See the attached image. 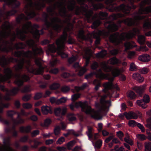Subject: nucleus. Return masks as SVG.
I'll return each instance as SVG.
<instances>
[{
    "instance_id": "1",
    "label": "nucleus",
    "mask_w": 151,
    "mask_h": 151,
    "mask_svg": "<svg viewBox=\"0 0 151 151\" xmlns=\"http://www.w3.org/2000/svg\"><path fill=\"white\" fill-rule=\"evenodd\" d=\"M98 67L99 64L96 62H94L91 67L92 69L95 70L93 72V73L96 78L100 80L108 79L109 81L105 83L103 85L104 88L102 89V91L105 94L101 96L99 102H95V107L97 110L93 111L91 106L88 105L86 101L83 102L81 101L75 102V101L79 98L81 96L79 93L75 94L72 96V100L74 102V103H72L69 106L70 109L72 111L74 110L75 107L78 108L80 107L83 112L87 114L91 115L92 118L96 120L101 119L103 116L106 115L109 108L106 104H108L110 106L111 102L110 101L106 100L105 99L108 96L109 90H112L115 88V86L113 83V78H109L108 74L103 73L102 71L103 70L101 68V69H97Z\"/></svg>"
},
{
    "instance_id": "2",
    "label": "nucleus",
    "mask_w": 151,
    "mask_h": 151,
    "mask_svg": "<svg viewBox=\"0 0 151 151\" xmlns=\"http://www.w3.org/2000/svg\"><path fill=\"white\" fill-rule=\"evenodd\" d=\"M33 52L29 50L26 52L23 50L16 51L14 53V55L18 58H20L19 60L18 59L11 57L9 60V62L14 63H18L17 67H15V70L17 73L15 74L13 73L12 77L15 78L14 83L18 87H21L23 85L24 82L28 81L30 80L29 76L25 74L21 75V72L25 67L29 72L35 75H42L44 72V68L40 60L36 59L35 61L36 65L39 67L38 69L34 68V66L29 60H26L25 58H22L24 56L27 58L31 57L32 55L37 56L38 55H41L43 53V51L41 47L32 48Z\"/></svg>"
},
{
    "instance_id": "3",
    "label": "nucleus",
    "mask_w": 151,
    "mask_h": 151,
    "mask_svg": "<svg viewBox=\"0 0 151 151\" xmlns=\"http://www.w3.org/2000/svg\"><path fill=\"white\" fill-rule=\"evenodd\" d=\"M40 27L39 25L34 24L32 25L31 22L27 21L26 24H24L22 29L18 28L16 31V35L18 38L22 41H25L26 39V34L30 33L32 34L34 39L39 40L41 35L44 34L43 29L40 30L37 29Z\"/></svg>"
},
{
    "instance_id": "4",
    "label": "nucleus",
    "mask_w": 151,
    "mask_h": 151,
    "mask_svg": "<svg viewBox=\"0 0 151 151\" xmlns=\"http://www.w3.org/2000/svg\"><path fill=\"white\" fill-rule=\"evenodd\" d=\"M49 16L47 13L44 12L42 15V18L39 17L42 21L45 22V27L44 28L45 30H48L51 27L57 33L61 31V26L59 24L62 23L61 19L57 17H53L51 19V22L48 20Z\"/></svg>"
},
{
    "instance_id": "5",
    "label": "nucleus",
    "mask_w": 151,
    "mask_h": 151,
    "mask_svg": "<svg viewBox=\"0 0 151 151\" xmlns=\"http://www.w3.org/2000/svg\"><path fill=\"white\" fill-rule=\"evenodd\" d=\"M5 1L12 9L6 12L4 11H0V15L4 19H5V17L7 18L11 16L15 15L17 12V11L16 9L19 7L20 5L19 2H17V0H5Z\"/></svg>"
},
{
    "instance_id": "6",
    "label": "nucleus",
    "mask_w": 151,
    "mask_h": 151,
    "mask_svg": "<svg viewBox=\"0 0 151 151\" xmlns=\"http://www.w3.org/2000/svg\"><path fill=\"white\" fill-rule=\"evenodd\" d=\"M32 4V2H31L29 4L31 8L29 9L27 6L26 7L27 9L25 13L27 16H26L24 14L22 13L16 17V21L18 24H20L22 22L27 21L36 16L37 13L33 8Z\"/></svg>"
},
{
    "instance_id": "7",
    "label": "nucleus",
    "mask_w": 151,
    "mask_h": 151,
    "mask_svg": "<svg viewBox=\"0 0 151 151\" xmlns=\"http://www.w3.org/2000/svg\"><path fill=\"white\" fill-rule=\"evenodd\" d=\"M16 39V34L14 32V36L11 39L12 42H10L8 40H4L2 38L0 39V43L1 42L3 43L0 44V52H5L8 53L10 52H12L14 50L13 47L10 45H13V42Z\"/></svg>"
},
{
    "instance_id": "8",
    "label": "nucleus",
    "mask_w": 151,
    "mask_h": 151,
    "mask_svg": "<svg viewBox=\"0 0 151 151\" xmlns=\"http://www.w3.org/2000/svg\"><path fill=\"white\" fill-rule=\"evenodd\" d=\"M57 46L56 47L54 43L49 45V51L52 53H54L57 52L58 54L60 55L63 58H65L68 57V55L63 51L64 49L65 45H60V42H58L56 44Z\"/></svg>"
},
{
    "instance_id": "9",
    "label": "nucleus",
    "mask_w": 151,
    "mask_h": 151,
    "mask_svg": "<svg viewBox=\"0 0 151 151\" xmlns=\"http://www.w3.org/2000/svg\"><path fill=\"white\" fill-rule=\"evenodd\" d=\"M66 2L65 0L64 1L62 0V2H57V7L60 9L59 12L60 15L64 18H67V20L66 22H68V24L70 25L72 24L70 22H68V21H70V20L71 16L70 14L67 13V12L65 7Z\"/></svg>"
},
{
    "instance_id": "10",
    "label": "nucleus",
    "mask_w": 151,
    "mask_h": 151,
    "mask_svg": "<svg viewBox=\"0 0 151 151\" xmlns=\"http://www.w3.org/2000/svg\"><path fill=\"white\" fill-rule=\"evenodd\" d=\"M101 66L105 72L109 73L111 71L112 74L114 77L118 76L120 74L121 71L119 68H116L112 70V66L108 65L106 62H102Z\"/></svg>"
},
{
    "instance_id": "11",
    "label": "nucleus",
    "mask_w": 151,
    "mask_h": 151,
    "mask_svg": "<svg viewBox=\"0 0 151 151\" xmlns=\"http://www.w3.org/2000/svg\"><path fill=\"white\" fill-rule=\"evenodd\" d=\"M20 88L18 86V87H14L12 90H9L6 88L4 85L0 84V89L4 92L7 93L5 97V99L6 101L10 100V96H14L17 95L20 90Z\"/></svg>"
},
{
    "instance_id": "12",
    "label": "nucleus",
    "mask_w": 151,
    "mask_h": 151,
    "mask_svg": "<svg viewBox=\"0 0 151 151\" xmlns=\"http://www.w3.org/2000/svg\"><path fill=\"white\" fill-rule=\"evenodd\" d=\"M4 68V73L5 75H3L0 73V84L8 81V83H10L11 81L10 80L12 78L13 75L12 70L10 68L7 67ZM1 70V69L0 68V71Z\"/></svg>"
},
{
    "instance_id": "13",
    "label": "nucleus",
    "mask_w": 151,
    "mask_h": 151,
    "mask_svg": "<svg viewBox=\"0 0 151 151\" xmlns=\"http://www.w3.org/2000/svg\"><path fill=\"white\" fill-rule=\"evenodd\" d=\"M74 39L70 36H68L67 32L65 31H64L60 38L56 40V43L57 44L58 42H59L60 45H65L66 43L69 44H72L74 43Z\"/></svg>"
},
{
    "instance_id": "14",
    "label": "nucleus",
    "mask_w": 151,
    "mask_h": 151,
    "mask_svg": "<svg viewBox=\"0 0 151 151\" xmlns=\"http://www.w3.org/2000/svg\"><path fill=\"white\" fill-rule=\"evenodd\" d=\"M4 145L0 147V151H17L11 147V139L9 136L4 137L3 140Z\"/></svg>"
},
{
    "instance_id": "15",
    "label": "nucleus",
    "mask_w": 151,
    "mask_h": 151,
    "mask_svg": "<svg viewBox=\"0 0 151 151\" xmlns=\"http://www.w3.org/2000/svg\"><path fill=\"white\" fill-rule=\"evenodd\" d=\"M9 105V103H4L1 102L0 103V122L8 125L9 124V122L3 118L2 114L4 112V108H8Z\"/></svg>"
},
{
    "instance_id": "16",
    "label": "nucleus",
    "mask_w": 151,
    "mask_h": 151,
    "mask_svg": "<svg viewBox=\"0 0 151 151\" xmlns=\"http://www.w3.org/2000/svg\"><path fill=\"white\" fill-rule=\"evenodd\" d=\"M150 101V98L148 95H145L142 99L137 100V104L143 109L146 108L147 105V104Z\"/></svg>"
},
{
    "instance_id": "17",
    "label": "nucleus",
    "mask_w": 151,
    "mask_h": 151,
    "mask_svg": "<svg viewBox=\"0 0 151 151\" xmlns=\"http://www.w3.org/2000/svg\"><path fill=\"white\" fill-rule=\"evenodd\" d=\"M124 116H125L127 119H136L138 117V116L136 114L132 112H130L129 113L125 112L123 114H120L119 116V117L122 119L124 118Z\"/></svg>"
},
{
    "instance_id": "18",
    "label": "nucleus",
    "mask_w": 151,
    "mask_h": 151,
    "mask_svg": "<svg viewBox=\"0 0 151 151\" xmlns=\"http://www.w3.org/2000/svg\"><path fill=\"white\" fill-rule=\"evenodd\" d=\"M73 67L79 70L78 75L80 76H83L86 71L87 69L85 67H81L78 62H76L73 65Z\"/></svg>"
},
{
    "instance_id": "19",
    "label": "nucleus",
    "mask_w": 151,
    "mask_h": 151,
    "mask_svg": "<svg viewBox=\"0 0 151 151\" xmlns=\"http://www.w3.org/2000/svg\"><path fill=\"white\" fill-rule=\"evenodd\" d=\"M78 37L81 39L86 41L90 40L92 42V40L89 35H86L85 34V32L83 30L79 31L78 33Z\"/></svg>"
},
{
    "instance_id": "20",
    "label": "nucleus",
    "mask_w": 151,
    "mask_h": 151,
    "mask_svg": "<svg viewBox=\"0 0 151 151\" xmlns=\"http://www.w3.org/2000/svg\"><path fill=\"white\" fill-rule=\"evenodd\" d=\"M124 46L125 48V50L126 51L137 47V45L135 44V43L132 41H127L124 43Z\"/></svg>"
},
{
    "instance_id": "21",
    "label": "nucleus",
    "mask_w": 151,
    "mask_h": 151,
    "mask_svg": "<svg viewBox=\"0 0 151 151\" xmlns=\"http://www.w3.org/2000/svg\"><path fill=\"white\" fill-rule=\"evenodd\" d=\"M66 112V109L65 108L61 109L60 107L56 108L54 110V113L57 116L65 115Z\"/></svg>"
},
{
    "instance_id": "22",
    "label": "nucleus",
    "mask_w": 151,
    "mask_h": 151,
    "mask_svg": "<svg viewBox=\"0 0 151 151\" xmlns=\"http://www.w3.org/2000/svg\"><path fill=\"white\" fill-rule=\"evenodd\" d=\"M145 88V86H135L133 88V89L135 91L137 95L141 96Z\"/></svg>"
},
{
    "instance_id": "23",
    "label": "nucleus",
    "mask_w": 151,
    "mask_h": 151,
    "mask_svg": "<svg viewBox=\"0 0 151 151\" xmlns=\"http://www.w3.org/2000/svg\"><path fill=\"white\" fill-rule=\"evenodd\" d=\"M90 1L92 3L93 8V10L95 11H96L98 9H101L105 7L104 4L102 3H99L96 4L94 3L93 0H90Z\"/></svg>"
},
{
    "instance_id": "24",
    "label": "nucleus",
    "mask_w": 151,
    "mask_h": 151,
    "mask_svg": "<svg viewBox=\"0 0 151 151\" xmlns=\"http://www.w3.org/2000/svg\"><path fill=\"white\" fill-rule=\"evenodd\" d=\"M7 114L8 116L13 119L14 114H17V118L19 119L21 118V114L19 112L13 110H9L7 111Z\"/></svg>"
},
{
    "instance_id": "25",
    "label": "nucleus",
    "mask_w": 151,
    "mask_h": 151,
    "mask_svg": "<svg viewBox=\"0 0 151 151\" xmlns=\"http://www.w3.org/2000/svg\"><path fill=\"white\" fill-rule=\"evenodd\" d=\"M109 61L110 62V64L111 65H115L118 66L121 63V61L116 58V56L111 58Z\"/></svg>"
},
{
    "instance_id": "26",
    "label": "nucleus",
    "mask_w": 151,
    "mask_h": 151,
    "mask_svg": "<svg viewBox=\"0 0 151 151\" xmlns=\"http://www.w3.org/2000/svg\"><path fill=\"white\" fill-rule=\"evenodd\" d=\"M139 60L143 62H147L150 60V55L147 54H143L138 57Z\"/></svg>"
},
{
    "instance_id": "27",
    "label": "nucleus",
    "mask_w": 151,
    "mask_h": 151,
    "mask_svg": "<svg viewBox=\"0 0 151 151\" xmlns=\"http://www.w3.org/2000/svg\"><path fill=\"white\" fill-rule=\"evenodd\" d=\"M41 110L42 113L44 114H47L49 113L52 114V113L51 108L47 106H42L41 107Z\"/></svg>"
},
{
    "instance_id": "28",
    "label": "nucleus",
    "mask_w": 151,
    "mask_h": 151,
    "mask_svg": "<svg viewBox=\"0 0 151 151\" xmlns=\"http://www.w3.org/2000/svg\"><path fill=\"white\" fill-rule=\"evenodd\" d=\"M10 58L8 60L6 58L5 56L3 55L2 58L0 60V65L1 67L3 68H6V66L8 64V62H9V60L10 59Z\"/></svg>"
},
{
    "instance_id": "29",
    "label": "nucleus",
    "mask_w": 151,
    "mask_h": 151,
    "mask_svg": "<svg viewBox=\"0 0 151 151\" xmlns=\"http://www.w3.org/2000/svg\"><path fill=\"white\" fill-rule=\"evenodd\" d=\"M32 129L31 127L29 125L26 127H21L20 128V131L22 133H28L30 132Z\"/></svg>"
},
{
    "instance_id": "30",
    "label": "nucleus",
    "mask_w": 151,
    "mask_h": 151,
    "mask_svg": "<svg viewBox=\"0 0 151 151\" xmlns=\"http://www.w3.org/2000/svg\"><path fill=\"white\" fill-rule=\"evenodd\" d=\"M132 77L133 78L137 80L139 82H142L144 80L143 77L138 73H134Z\"/></svg>"
},
{
    "instance_id": "31",
    "label": "nucleus",
    "mask_w": 151,
    "mask_h": 151,
    "mask_svg": "<svg viewBox=\"0 0 151 151\" xmlns=\"http://www.w3.org/2000/svg\"><path fill=\"white\" fill-rule=\"evenodd\" d=\"M14 47L16 50L23 49H25L26 46V45L23 42H20L16 43L14 45Z\"/></svg>"
},
{
    "instance_id": "32",
    "label": "nucleus",
    "mask_w": 151,
    "mask_h": 151,
    "mask_svg": "<svg viewBox=\"0 0 151 151\" xmlns=\"http://www.w3.org/2000/svg\"><path fill=\"white\" fill-rule=\"evenodd\" d=\"M70 5L68 6V10L71 12L73 11L74 10L75 8V5L76 3L75 0H72L71 1H69Z\"/></svg>"
},
{
    "instance_id": "33",
    "label": "nucleus",
    "mask_w": 151,
    "mask_h": 151,
    "mask_svg": "<svg viewBox=\"0 0 151 151\" xmlns=\"http://www.w3.org/2000/svg\"><path fill=\"white\" fill-rule=\"evenodd\" d=\"M93 84L95 85V90L97 91L99 88L101 86V84L100 80L98 79H95L93 82Z\"/></svg>"
},
{
    "instance_id": "34",
    "label": "nucleus",
    "mask_w": 151,
    "mask_h": 151,
    "mask_svg": "<svg viewBox=\"0 0 151 151\" xmlns=\"http://www.w3.org/2000/svg\"><path fill=\"white\" fill-rule=\"evenodd\" d=\"M145 37L143 35H139L138 37L137 41L140 45H143L145 44Z\"/></svg>"
},
{
    "instance_id": "35",
    "label": "nucleus",
    "mask_w": 151,
    "mask_h": 151,
    "mask_svg": "<svg viewBox=\"0 0 151 151\" xmlns=\"http://www.w3.org/2000/svg\"><path fill=\"white\" fill-rule=\"evenodd\" d=\"M88 86L87 84L86 83H84L81 86H76L75 87V91L77 92H78L80 90H83L85 89Z\"/></svg>"
},
{
    "instance_id": "36",
    "label": "nucleus",
    "mask_w": 151,
    "mask_h": 151,
    "mask_svg": "<svg viewBox=\"0 0 151 151\" xmlns=\"http://www.w3.org/2000/svg\"><path fill=\"white\" fill-rule=\"evenodd\" d=\"M56 8V4H55L54 5L53 9L51 7H47V10L48 12L51 14V16H53L54 14V13H55V10Z\"/></svg>"
},
{
    "instance_id": "37",
    "label": "nucleus",
    "mask_w": 151,
    "mask_h": 151,
    "mask_svg": "<svg viewBox=\"0 0 151 151\" xmlns=\"http://www.w3.org/2000/svg\"><path fill=\"white\" fill-rule=\"evenodd\" d=\"M145 151H151V142H147L145 143Z\"/></svg>"
},
{
    "instance_id": "38",
    "label": "nucleus",
    "mask_w": 151,
    "mask_h": 151,
    "mask_svg": "<svg viewBox=\"0 0 151 151\" xmlns=\"http://www.w3.org/2000/svg\"><path fill=\"white\" fill-rule=\"evenodd\" d=\"M127 96L130 99H134L136 98V95L134 92L130 91L128 92Z\"/></svg>"
},
{
    "instance_id": "39",
    "label": "nucleus",
    "mask_w": 151,
    "mask_h": 151,
    "mask_svg": "<svg viewBox=\"0 0 151 151\" xmlns=\"http://www.w3.org/2000/svg\"><path fill=\"white\" fill-rule=\"evenodd\" d=\"M60 86V85L59 83H55L50 85V88L52 90H56Z\"/></svg>"
},
{
    "instance_id": "40",
    "label": "nucleus",
    "mask_w": 151,
    "mask_h": 151,
    "mask_svg": "<svg viewBox=\"0 0 151 151\" xmlns=\"http://www.w3.org/2000/svg\"><path fill=\"white\" fill-rule=\"evenodd\" d=\"M88 130L86 132L87 134L89 139H91L93 137L92 128L91 127H88Z\"/></svg>"
},
{
    "instance_id": "41",
    "label": "nucleus",
    "mask_w": 151,
    "mask_h": 151,
    "mask_svg": "<svg viewBox=\"0 0 151 151\" xmlns=\"http://www.w3.org/2000/svg\"><path fill=\"white\" fill-rule=\"evenodd\" d=\"M106 52L105 50H102L97 54L96 56L99 58H103L106 55Z\"/></svg>"
},
{
    "instance_id": "42",
    "label": "nucleus",
    "mask_w": 151,
    "mask_h": 151,
    "mask_svg": "<svg viewBox=\"0 0 151 151\" xmlns=\"http://www.w3.org/2000/svg\"><path fill=\"white\" fill-rule=\"evenodd\" d=\"M41 144V142L37 140L34 141V144L30 146L33 149H36L38 148V146Z\"/></svg>"
},
{
    "instance_id": "43",
    "label": "nucleus",
    "mask_w": 151,
    "mask_h": 151,
    "mask_svg": "<svg viewBox=\"0 0 151 151\" xmlns=\"http://www.w3.org/2000/svg\"><path fill=\"white\" fill-rule=\"evenodd\" d=\"M102 144V141L101 140H99L96 141L94 147L98 149L100 148Z\"/></svg>"
},
{
    "instance_id": "44",
    "label": "nucleus",
    "mask_w": 151,
    "mask_h": 151,
    "mask_svg": "<svg viewBox=\"0 0 151 151\" xmlns=\"http://www.w3.org/2000/svg\"><path fill=\"white\" fill-rule=\"evenodd\" d=\"M137 138L141 141H144L145 140L147 137L145 135L142 134H138L137 135Z\"/></svg>"
},
{
    "instance_id": "45",
    "label": "nucleus",
    "mask_w": 151,
    "mask_h": 151,
    "mask_svg": "<svg viewBox=\"0 0 151 151\" xmlns=\"http://www.w3.org/2000/svg\"><path fill=\"white\" fill-rule=\"evenodd\" d=\"M26 44L29 47L33 46L35 43L34 40L33 39H31L27 40L26 42Z\"/></svg>"
},
{
    "instance_id": "46",
    "label": "nucleus",
    "mask_w": 151,
    "mask_h": 151,
    "mask_svg": "<svg viewBox=\"0 0 151 151\" xmlns=\"http://www.w3.org/2000/svg\"><path fill=\"white\" fill-rule=\"evenodd\" d=\"M31 91L29 86L26 85L23 88L21 89V91L22 93H26Z\"/></svg>"
},
{
    "instance_id": "47",
    "label": "nucleus",
    "mask_w": 151,
    "mask_h": 151,
    "mask_svg": "<svg viewBox=\"0 0 151 151\" xmlns=\"http://www.w3.org/2000/svg\"><path fill=\"white\" fill-rule=\"evenodd\" d=\"M66 99L64 97H62L61 98L57 100L56 104H59L62 103H64L66 102Z\"/></svg>"
},
{
    "instance_id": "48",
    "label": "nucleus",
    "mask_w": 151,
    "mask_h": 151,
    "mask_svg": "<svg viewBox=\"0 0 151 151\" xmlns=\"http://www.w3.org/2000/svg\"><path fill=\"white\" fill-rule=\"evenodd\" d=\"M23 107L24 109H29L31 108L32 107V105L29 103H24L22 104Z\"/></svg>"
},
{
    "instance_id": "49",
    "label": "nucleus",
    "mask_w": 151,
    "mask_h": 151,
    "mask_svg": "<svg viewBox=\"0 0 151 151\" xmlns=\"http://www.w3.org/2000/svg\"><path fill=\"white\" fill-rule=\"evenodd\" d=\"M138 123L135 121L133 120H131L129 121L128 122V125L129 126L134 127L137 126V124Z\"/></svg>"
},
{
    "instance_id": "50",
    "label": "nucleus",
    "mask_w": 151,
    "mask_h": 151,
    "mask_svg": "<svg viewBox=\"0 0 151 151\" xmlns=\"http://www.w3.org/2000/svg\"><path fill=\"white\" fill-rule=\"evenodd\" d=\"M29 140V136L25 135L22 137L20 139V141L22 142H25L28 141Z\"/></svg>"
},
{
    "instance_id": "51",
    "label": "nucleus",
    "mask_w": 151,
    "mask_h": 151,
    "mask_svg": "<svg viewBox=\"0 0 151 151\" xmlns=\"http://www.w3.org/2000/svg\"><path fill=\"white\" fill-rule=\"evenodd\" d=\"M60 130V127L59 126H57L55 127L54 130V132L55 135H58L59 134Z\"/></svg>"
},
{
    "instance_id": "52",
    "label": "nucleus",
    "mask_w": 151,
    "mask_h": 151,
    "mask_svg": "<svg viewBox=\"0 0 151 151\" xmlns=\"http://www.w3.org/2000/svg\"><path fill=\"white\" fill-rule=\"evenodd\" d=\"M50 43V41L48 39H44L40 43L42 45H45L47 44H48V47H49V45H50L49 44ZM48 50H49V47H48Z\"/></svg>"
},
{
    "instance_id": "53",
    "label": "nucleus",
    "mask_w": 151,
    "mask_h": 151,
    "mask_svg": "<svg viewBox=\"0 0 151 151\" xmlns=\"http://www.w3.org/2000/svg\"><path fill=\"white\" fill-rule=\"evenodd\" d=\"M136 53L134 51L130 52L128 54V57L129 58L132 59L134 58L135 55Z\"/></svg>"
},
{
    "instance_id": "54",
    "label": "nucleus",
    "mask_w": 151,
    "mask_h": 151,
    "mask_svg": "<svg viewBox=\"0 0 151 151\" xmlns=\"http://www.w3.org/2000/svg\"><path fill=\"white\" fill-rule=\"evenodd\" d=\"M136 70H137V68L136 65L134 63H131L130 65L129 70L132 71Z\"/></svg>"
},
{
    "instance_id": "55",
    "label": "nucleus",
    "mask_w": 151,
    "mask_h": 151,
    "mask_svg": "<svg viewBox=\"0 0 151 151\" xmlns=\"http://www.w3.org/2000/svg\"><path fill=\"white\" fill-rule=\"evenodd\" d=\"M31 96L30 95H25L23 96L22 98V99L25 101H27L30 99Z\"/></svg>"
},
{
    "instance_id": "56",
    "label": "nucleus",
    "mask_w": 151,
    "mask_h": 151,
    "mask_svg": "<svg viewBox=\"0 0 151 151\" xmlns=\"http://www.w3.org/2000/svg\"><path fill=\"white\" fill-rule=\"evenodd\" d=\"M42 93H37L35 94L34 99L35 100L38 99L42 97Z\"/></svg>"
},
{
    "instance_id": "57",
    "label": "nucleus",
    "mask_w": 151,
    "mask_h": 151,
    "mask_svg": "<svg viewBox=\"0 0 151 151\" xmlns=\"http://www.w3.org/2000/svg\"><path fill=\"white\" fill-rule=\"evenodd\" d=\"M40 131L39 130H35L31 133L32 136V137H35L39 134Z\"/></svg>"
},
{
    "instance_id": "58",
    "label": "nucleus",
    "mask_w": 151,
    "mask_h": 151,
    "mask_svg": "<svg viewBox=\"0 0 151 151\" xmlns=\"http://www.w3.org/2000/svg\"><path fill=\"white\" fill-rule=\"evenodd\" d=\"M58 61V60L57 59H55L52 61H51L50 62V63L51 67H54L57 64Z\"/></svg>"
},
{
    "instance_id": "59",
    "label": "nucleus",
    "mask_w": 151,
    "mask_h": 151,
    "mask_svg": "<svg viewBox=\"0 0 151 151\" xmlns=\"http://www.w3.org/2000/svg\"><path fill=\"white\" fill-rule=\"evenodd\" d=\"M137 126L141 130L142 132L143 133L145 132V128L143 125L138 123L137 124Z\"/></svg>"
},
{
    "instance_id": "60",
    "label": "nucleus",
    "mask_w": 151,
    "mask_h": 151,
    "mask_svg": "<svg viewBox=\"0 0 151 151\" xmlns=\"http://www.w3.org/2000/svg\"><path fill=\"white\" fill-rule=\"evenodd\" d=\"M76 57L74 56H73L68 59V62L69 64H71L76 61Z\"/></svg>"
},
{
    "instance_id": "61",
    "label": "nucleus",
    "mask_w": 151,
    "mask_h": 151,
    "mask_svg": "<svg viewBox=\"0 0 151 151\" xmlns=\"http://www.w3.org/2000/svg\"><path fill=\"white\" fill-rule=\"evenodd\" d=\"M68 119L69 121L72 122L76 120V118L73 114H70L68 116Z\"/></svg>"
},
{
    "instance_id": "62",
    "label": "nucleus",
    "mask_w": 151,
    "mask_h": 151,
    "mask_svg": "<svg viewBox=\"0 0 151 151\" xmlns=\"http://www.w3.org/2000/svg\"><path fill=\"white\" fill-rule=\"evenodd\" d=\"M139 71L142 74H145L148 73V70L147 68L145 67L140 69Z\"/></svg>"
},
{
    "instance_id": "63",
    "label": "nucleus",
    "mask_w": 151,
    "mask_h": 151,
    "mask_svg": "<svg viewBox=\"0 0 151 151\" xmlns=\"http://www.w3.org/2000/svg\"><path fill=\"white\" fill-rule=\"evenodd\" d=\"M65 141V139L64 137H60L56 142L57 144H62L63 142Z\"/></svg>"
},
{
    "instance_id": "64",
    "label": "nucleus",
    "mask_w": 151,
    "mask_h": 151,
    "mask_svg": "<svg viewBox=\"0 0 151 151\" xmlns=\"http://www.w3.org/2000/svg\"><path fill=\"white\" fill-rule=\"evenodd\" d=\"M51 122V120L50 119H46L44 121V124L46 126H48L50 125Z\"/></svg>"
}]
</instances>
